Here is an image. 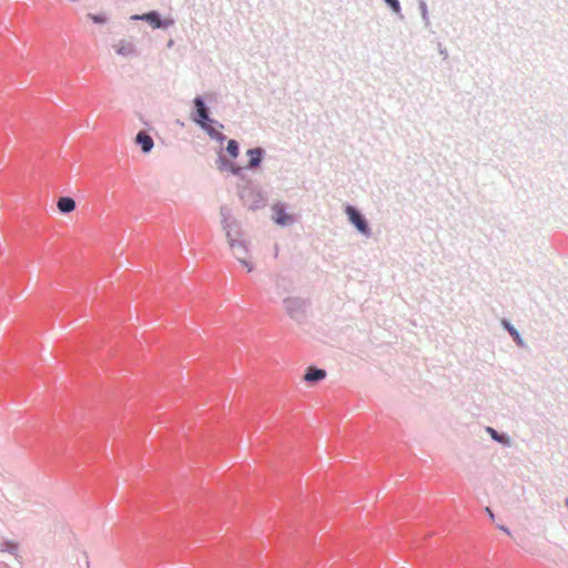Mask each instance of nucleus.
<instances>
[{"label":"nucleus","mask_w":568,"mask_h":568,"mask_svg":"<svg viewBox=\"0 0 568 568\" xmlns=\"http://www.w3.org/2000/svg\"><path fill=\"white\" fill-rule=\"evenodd\" d=\"M192 121L197 124L212 140L223 143L227 140L226 135L216 128L223 129L224 125L217 120L211 118V110L207 106L204 97L196 95L193 99Z\"/></svg>","instance_id":"obj_1"},{"label":"nucleus","mask_w":568,"mask_h":568,"mask_svg":"<svg viewBox=\"0 0 568 568\" xmlns=\"http://www.w3.org/2000/svg\"><path fill=\"white\" fill-rule=\"evenodd\" d=\"M239 196L243 205L252 211L264 207L267 202L262 189L252 180H245L244 183L239 185Z\"/></svg>","instance_id":"obj_2"},{"label":"nucleus","mask_w":568,"mask_h":568,"mask_svg":"<svg viewBox=\"0 0 568 568\" xmlns=\"http://www.w3.org/2000/svg\"><path fill=\"white\" fill-rule=\"evenodd\" d=\"M287 315L298 324L306 320V312L310 306L308 300L301 297H287L283 301Z\"/></svg>","instance_id":"obj_3"},{"label":"nucleus","mask_w":568,"mask_h":568,"mask_svg":"<svg viewBox=\"0 0 568 568\" xmlns=\"http://www.w3.org/2000/svg\"><path fill=\"white\" fill-rule=\"evenodd\" d=\"M345 213L347 215L348 221L358 231V233L366 237H369L372 235V229L369 226L368 221L356 206L349 204L346 205Z\"/></svg>","instance_id":"obj_4"},{"label":"nucleus","mask_w":568,"mask_h":568,"mask_svg":"<svg viewBox=\"0 0 568 568\" xmlns=\"http://www.w3.org/2000/svg\"><path fill=\"white\" fill-rule=\"evenodd\" d=\"M133 21H145L153 29H168L170 26L174 23L172 19H163L161 13L156 10H151L142 14H133L131 17Z\"/></svg>","instance_id":"obj_5"},{"label":"nucleus","mask_w":568,"mask_h":568,"mask_svg":"<svg viewBox=\"0 0 568 568\" xmlns=\"http://www.w3.org/2000/svg\"><path fill=\"white\" fill-rule=\"evenodd\" d=\"M272 220L280 226H288L295 223V216L287 213L286 204L276 202L272 205Z\"/></svg>","instance_id":"obj_6"},{"label":"nucleus","mask_w":568,"mask_h":568,"mask_svg":"<svg viewBox=\"0 0 568 568\" xmlns=\"http://www.w3.org/2000/svg\"><path fill=\"white\" fill-rule=\"evenodd\" d=\"M217 169L220 171H229L233 175L239 176L242 182L244 183L245 180H247L243 174V168L227 159L222 151L219 152L217 159H216Z\"/></svg>","instance_id":"obj_7"},{"label":"nucleus","mask_w":568,"mask_h":568,"mask_svg":"<svg viewBox=\"0 0 568 568\" xmlns=\"http://www.w3.org/2000/svg\"><path fill=\"white\" fill-rule=\"evenodd\" d=\"M236 260L247 268L248 272L253 271V264L246 260L248 254L247 244L244 240H239L230 244Z\"/></svg>","instance_id":"obj_8"},{"label":"nucleus","mask_w":568,"mask_h":568,"mask_svg":"<svg viewBox=\"0 0 568 568\" xmlns=\"http://www.w3.org/2000/svg\"><path fill=\"white\" fill-rule=\"evenodd\" d=\"M246 155L248 158L246 169L254 171L261 166L265 150L262 146L252 148L246 151Z\"/></svg>","instance_id":"obj_9"},{"label":"nucleus","mask_w":568,"mask_h":568,"mask_svg":"<svg viewBox=\"0 0 568 568\" xmlns=\"http://www.w3.org/2000/svg\"><path fill=\"white\" fill-rule=\"evenodd\" d=\"M135 143L140 146L142 153L148 154L154 146L153 138L144 130H141L135 135Z\"/></svg>","instance_id":"obj_10"},{"label":"nucleus","mask_w":568,"mask_h":568,"mask_svg":"<svg viewBox=\"0 0 568 568\" xmlns=\"http://www.w3.org/2000/svg\"><path fill=\"white\" fill-rule=\"evenodd\" d=\"M223 229L226 232L229 244L241 240V226L236 220H231V222L223 225Z\"/></svg>","instance_id":"obj_11"},{"label":"nucleus","mask_w":568,"mask_h":568,"mask_svg":"<svg viewBox=\"0 0 568 568\" xmlns=\"http://www.w3.org/2000/svg\"><path fill=\"white\" fill-rule=\"evenodd\" d=\"M501 326L509 333L518 347L525 348L527 346L518 329L508 320H501Z\"/></svg>","instance_id":"obj_12"},{"label":"nucleus","mask_w":568,"mask_h":568,"mask_svg":"<svg viewBox=\"0 0 568 568\" xmlns=\"http://www.w3.org/2000/svg\"><path fill=\"white\" fill-rule=\"evenodd\" d=\"M326 377V371L323 368L311 366L306 369L304 379L307 383L314 384L323 381Z\"/></svg>","instance_id":"obj_13"},{"label":"nucleus","mask_w":568,"mask_h":568,"mask_svg":"<svg viewBox=\"0 0 568 568\" xmlns=\"http://www.w3.org/2000/svg\"><path fill=\"white\" fill-rule=\"evenodd\" d=\"M486 432L489 434L490 438L494 442L499 443V444H501L504 446H507V447L510 446L511 440H510V437H509L508 434L500 433V432H498L497 429H495L494 427H490V426L486 427Z\"/></svg>","instance_id":"obj_14"},{"label":"nucleus","mask_w":568,"mask_h":568,"mask_svg":"<svg viewBox=\"0 0 568 568\" xmlns=\"http://www.w3.org/2000/svg\"><path fill=\"white\" fill-rule=\"evenodd\" d=\"M57 206L60 213L69 214L75 209L77 204L71 196H61L58 200Z\"/></svg>","instance_id":"obj_15"},{"label":"nucleus","mask_w":568,"mask_h":568,"mask_svg":"<svg viewBox=\"0 0 568 568\" xmlns=\"http://www.w3.org/2000/svg\"><path fill=\"white\" fill-rule=\"evenodd\" d=\"M135 52H136L135 47L132 43L126 42V41H121L116 49V53L120 55H123V57L133 55V54H135Z\"/></svg>","instance_id":"obj_16"},{"label":"nucleus","mask_w":568,"mask_h":568,"mask_svg":"<svg viewBox=\"0 0 568 568\" xmlns=\"http://www.w3.org/2000/svg\"><path fill=\"white\" fill-rule=\"evenodd\" d=\"M417 1H418V9H419L424 26H425V28H428L430 26V20H429V13H428V7L426 3V0H417Z\"/></svg>","instance_id":"obj_17"},{"label":"nucleus","mask_w":568,"mask_h":568,"mask_svg":"<svg viewBox=\"0 0 568 568\" xmlns=\"http://www.w3.org/2000/svg\"><path fill=\"white\" fill-rule=\"evenodd\" d=\"M226 152L232 159H236L240 154V143L234 139L227 140Z\"/></svg>","instance_id":"obj_18"},{"label":"nucleus","mask_w":568,"mask_h":568,"mask_svg":"<svg viewBox=\"0 0 568 568\" xmlns=\"http://www.w3.org/2000/svg\"><path fill=\"white\" fill-rule=\"evenodd\" d=\"M386 6L400 19L403 20L405 17L402 12V6L399 0H383Z\"/></svg>","instance_id":"obj_19"},{"label":"nucleus","mask_w":568,"mask_h":568,"mask_svg":"<svg viewBox=\"0 0 568 568\" xmlns=\"http://www.w3.org/2000/svg\"><path fill=\"white\" fill-rule=\"evenodd\" d=\"M18 550H19V544L18 542H14L12 540H4L1 544V551H7V552H9L11 555L17 556L18 555Z\"/></svg>","instance_id":"obj_20"},{"label":"nucleus","mask_w":568,"mask_h":568,"mask_svg":"<svg viewBox=\"0 0 568 568\" xmlns=\"http://www.w3.org/2000/svg\"><path fill=\"white\" fill-rule=\"evenodd\" d=\"M88 18L95 24H104L109 21L105 13H88Z\"/></svg>","instance_id":"obj_21"},{"label":"nucleus","mask_w":568,"mask_h":568,"mask_svg":"<svg viewBox=\"0 0 568 568\" xmlns=\"http://www.w3.org/2000/svg\"><path fill=\"white\" fill-rule=\"evenodd\" d=\"M221 216H222V225L227 224L229 222H231V220H235L232 216L231 211L226 206L221 207Z\"/></svg>","instance_id":"obj_22"},{"label":"nucleus","mask_w":568,"mask_h":568,"mask_svg":"<svg viewBox=\"0 0 568 568\" xmlns=\"http://www.w3.org/2000/svg\"><path fill=\"white\" fill-rule=\"evenodd\" d=\"M438 52L444 61L448 59V51L440 42L438 43Z\"/></svg>","instance_id":"obj_23"},{"label":"nucleus","mask_w":568,"mask_h":568,"mask_svg":"<svg viewBox=\"0 0 568 568\" xmlns=\"http://www.w3.org/2000/svg\"><path fill=\"white\" fill-rule=\"evenodd\" d=\"M486 513L488 514V516L491 518V519H495V515L493 513V510L490 508H486Z\"/></svg>","instance_id":"obj_24"},{"label":"nucleus","mask_w":568,"mask_h":568,"mask_svg":"<svg viewBox=\"0 0 568 568\" xmlns=\"http://www.w3.org/2000/svg\"><path fill=\"white\" fill-rule=\"evenodd\" d=\"M498 527H499V529H501L503 531L507 532L508 535L510 534L509 529L507 527H505V526H498Z\"/></svg>","instance_id":"obj_25"},{"label":"nucleus","mask_w":568,"mask_h":568,"mask_svg":"<svg viewBox=\"0 0 568 568\" xmlns=\"http://www.w3.org/2000/svg\"><path fill=\"white\" fill-rule=\"evenodd\" d=\"M565 505L568 507V497L565 499Z\"/></svg>","instance_id":"obj_26"}]
</instances>
